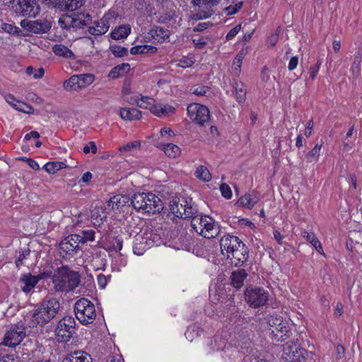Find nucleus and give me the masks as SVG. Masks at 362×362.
Here are the masks:
<instances>
[{
  "mask_svg": "<svg viewBox=\"0 0 362 362\" xmlns=\"http://www.w3.org/2000/svg\"><path fill=\"white\" fill-rule=\"evenodd\" d=\"M259 200L257 194L255 192H252L249 194H245L241 197L238 203L240 204L244 207L251 209L253 207Z\"/></svg>",
  "mask_w": 362,
  "mask_h": 362,
  "instance_id": "nucleus-29",
  "label": "nucleus"
},
{
  "mask_svg": "<svg viewBox=\"0 0 362 362\" xmlns=\"http://www.w3.org/2000/svg\"><path fill=\"white\" fill-rule=\"evenodd\" d=\"M220 190L223 197L226 199H230L232 197V191L230 187L226 183L220 185Z\"/></svg>",
  "mask_w": 362,
  "mask_h": 362,
  "instance_id": "nucleus-49",
  "label": "nucleus"
},
{
  "mask_svg": "<svg viewBox=\"0 0 362 362\" xmlns=\"http://www.w3.org/2000/svg\"><path fill=\"white\" fill-rule=\"evenodd\" d=\"M240 29H241V25L240 24L237 25L236 26H235L233 28H232L228 32V33L226 35V39L228 40H232L238 33V32L240 30Z\"/></svg>",
  "mask_w": 362,
  "mask_h": 362,
  "instance_id": "nucleus-52",
  "label": "nucleus"
},
{
  "mask_svg": "<svg viewBox=\"0 0 362 362\" xmlns=\"http://www.w3.org/2000/svg\"><path fill=\"white\" fill-rule=\"evenodd\" d=\"M189 118L196 124L203 126L210 120V112L208 107L199 103H192L187 107Z\"/></svg>",
  "mask_w": 362,
  "mask_h": 362,
  "instance_id": "nucleus-9",
  "label": "nucleus"
},
{
  "mask_svg": "<svg viewBox=\"0 0 362 362\" xmlns=\"http://www.w3.org/2000/svg\"><path fill=\"white\" fill-rule=\"evenodd\" d=\"M66 165L64 162L51 161L45 163L43 168L49 173H55L59 170L66 168Z\"/></svg>",
  "mask_w": 362,
  "mask_h": 362,
  "instance_id": "nucleus-37",
  "label": "nucleus"
},
{
  "mask_svg": "<svg viewBox=\"0 0 362 362\" xmlns=\"http://www.w3.org/2000/svg\"><path fill=\"white\" fill-rule=\"evenodd\" d=\"M16 110L27 114H32L34 112V109L32 106L21 101L17 103Z\"/></svg>",
  "mask_w": 362,
  "mask_h": 362,
  "instance_id": "nucleus-45",
  "label": "nucleus"
},
{
  "mask_svg": "<svg viewBox=\"0 0 362 362\" xmlns=\"http://www.w3.org/2000/svg\"><path fill=\"white\" fill-rule=\"evenodd\" d=\"M194 61L192 58L183 57L177 63V66L182 68H188L193 65Z\"/></svg>",
  "mask_w": 362,
  "mask_h": 362,
  "instance_id": "nucleus-48",
  "label": "nucleus"
},
{
  "mask_svg": "<svg viewBox=\"0 0 362 362\" xmlns=\"http://www.w3.org/2000/svg\"><path fill=\"white\" fill-rule=\"evenodd\" d=\"M242 241L236 236L225 235L220 240V247L222 254L227 258V255H230L238 249Z\"/></svg>",
  "mask_w": 362,
  "mask_h": 362,
  "instance_id": "nucleus-15",
  "label": "nucleus"
},
{
  "mask_svg": "<svg viewBox=\"0 0 362 362\" xmlns=\"http://www.w3.org/2000/svg\"><path fill=\"white\" fill-rule=\"evenodd\" d=\"M20 24L23 28L35 34L46 33L52 27L51 22L47 20H23Z\"/></svg>",
  "mask_w": 362,
  "mask_h": 362,
  "instance_id": "nucleus-14",
  "label": "nucleus"
},
{
  "mask_svg": "<svg viewBox=\"0 0 362 362\" xmlns=\"http://www.w3.org/2000/svg\"><path fill=\"white\" fill-rule=\"evenodd\" d=\"M91 219L94 225H100L103 223V218L98 215L97 212H94L91 215Z\"/></svg>",
  "mask_w": 362,
  "mask_h": 362,
  "instance_id": "nucleus-61",
  "label": "nucleus"
},
{
  "mask_svg": "<svg viewBox=\"0 0 362 362\" xmlns=\"http://www.w3.org/2000/svg\"><path fill=\"white\" fill-rule=\"evenodd\" d=\"M163 151L166 156L170 158H175L180 156V148L175 144H168L164 146Z\"/></svg>",
  "mask_w": 362,
  "mask_h": 362,
  "instance_id": "nucleus-36",
  "label": "nucleus"
},
{
  "mask_svg": "<svg viewBox=\"0 0 362 362\" xmlns=\"http://www.w3.org/2000/svg\"><path fill=\"white\" fill-rule=\"evenodd\" d=\"M171 213L180 218H191L194 214L198 213L197 206L191 198L175 197L169 204Z\"/></svg>",
  "mask_w": 362,
  "mask_h": 362,
  "instance_id": "nucleus-4",
  "label": "nucleus"
},
{
  "mask_svg": "<svg viewBox=\"0 0 362 362\" xmlns=\"http://www.w3.org/2000/svg\"><path fill=\"white\" fill-rule=\"evenodd\" d=\"M109 27L108 19L104 16L100 21H94L93 25L88 28V32L93 35H101L107 33Z\"/></svg>",
  "mask_w": 362,
  "mask_h": 362,
  "instance_id": "nucleus-20",
  "label": "nucleus"
},
{
  "mask_svg": "<svg viewBox=\"0 0 362 362\" xmlns=\"http://www.w3.org/2000/svg\"><path fill=\"white\" fill-rule=\"evenodd\" d=\"M170 37V31L167 29H164L160 27H156L149 30L147 35L145 36V39L150 40H156L158 42L165 40Z\"/></svg>",
  "mask_w": 362,
  "mask_h": 362,
  "instance_id": "nucleus-22",
  "label": "nucleus"
},
{
  "mask_svg": "<svg viewBox=\"0 0 362 362\" xmlns=\"http://www.w3.org/2000/svg\"><path fill=\"white\" fill-rule=\"evenodd\" d=\"M112 247L117 252L120 251L122 248V240L118 238H115L112 240Z\"/></svg>",
  "mask_w": 362,
  "mask_h": 362,
  "instance_id": "nucleus-57",
  "label": "nucleus"
},
{
  "mask_svg": "<svg viewBox=\"0 0 362 362\" xmlns=\"http://www.w3.org/2000/svg\"><path fill=\"white\" fill-rule=\"evenodd\" d=\"M91 358L86 353L75 351L67 354L62 362H90Z\"/></svg>",
  "mask_w": 362,
  "mask_h": 362,
  "instance_id": "nucleus-24",
  "label": "nucleus"
},
{
  "mask_svg": "<svg viewBox=\"0 0 362 362\" xmlns=\"http://www.w3.org/2000/svg\"><path fill=\"white\" fill-rule=\"evenodd\" d=\"M13 11L18 16L35 17L40 12L36 0H11Z\"/></svg>",
  "mask_w": 362,
  "mask_h": 362,
  "instance_id": "nucleus-7",
  "label": "nucleus"
},
{
  "mask_svg": "<svg viewBox=\"0 0 362 362\" xmlns=\"http://www.w3.org/2000/svg\"><path fill=\"white\" fill-rule=\"evenodd\" d=\"M245 295L246 301L255 307L264 305L268 300V293L262 288H247Z\"/></svg>",
  "mask_w": 362,
  "mask_h": 362,
  "instance_id": "nucleus-12",
  "label": "nucleus"
},
{
  "mask_svg": "<svg viewBox=\"0 0 362 362\" xmlns=\"http://www.w3.org/2000/svg\"><path fill=\"white\" fill-rule=\"evenodd\" d=\"M162 11L158 13V21L166 23L173 20L175 16V6L171 2H166Z\"/></svg>",
  "mask_w": 362,
  "mask_h": 362,
  "instance_id": "nucleus-21",
  "label": "nucleus"
},
{
  "mask_svg": "<svg viewBox=\"0 0 362 362\" xmlns=\"http://www.w3.org/2000/svg\"><path fill=\"white\" fill-rule=\"evenodd\" d=\"M247 258L248 249L243 242L238 249L235 250L230 255H227V259H230V264L235 267L243 265Z\"/></svg>",
  "mask_w": 362,
  "mask_h": 362,
  "instance_id": "nucleus-19",
  "label": "nucleus"
},
{
  "mask_svg": "<svg viewBox=\"0 0 362 362\" xmlns=\"http://www.w3.org/2000/svg\"><path fill=\"white\" fill-rule=\"evenodd\" d=\"M141 49L142 50L141 54L144 53H151L153 54L157 52V48L156 47L150 46V45H140Z\"/></svg>",
  "mask_w": 362,
  "mask_h": 362,
  "instance_id": "nucleus-55",
  "label": "nucleus"
},
{
  "mask_svg": "<svg viewBox=\"0 0 362 362\" xmlns=\"http://www.w3.org/2000/svg\"><path fill=\"white\" fill-rule=\"evenodd\" d=\"M30 254V250L28 248H26L22 251L21 253H20L18 257L16 260V265L18 269L20 268L21 265L23 264V260L25 259H27Z\"/></svg>",
  "mask_w": 362,
  "mask_h": 362,
  "instance_id": "nucleus-44",
  "label": "nucleus"
},
{
  "mask_svg": "<svg viewBox=\"0 0 362 362\" xmlns=\"http://www.w3.org/2000/svg\"><path fill=\"white\" fill-rule=\"evenodd\" d=\"M108 279H109V278L107 276H105L104 274H100L98 275L97 281H98V286L101 288H104L107 284Z\"/></svg>",
  "mask_w": 362,
  "mask_h": 362,
  "instance_id": "nucleus-51",
  "label": "nucleus"
},
{
  "mask_svg": "<svg viewBox=\"0 0 362 362\" xmlns=\"http://www.w3.org/2000/svg\"><path fill=\"white\" fill-rule=\"evenodd\" d=\"M141 146L140 141H134L119 148V151H130L134 148H139Z\"/></svg>",
  "mask_w": 362,
  "mask_h": 362,
  "instance_id": "nucleus-46",
  "label": "nucleus"
},
{
  "mask_svg": "<svg viewBox=\"0 0 362 362\" xmlns=\"http://www.w3.org/2000/svg\"><path fill=\"white\" fill-rule=\"evenodd\" d=\"M83 151L85 153H88L91 151L93 153H95L97 151V146L94 142L90 141L88 145L83 147Z\"/></svg>",
  "mask_w": 362,
  "mask_h": 362,
  "instance_id": "nucleus-53",
  "label": "nucleus"
},
{
  "mask_svg": "<svg viewBox=\"0 0 362 362\" xmlns=\"http://www.w3.org/2000/svg\"><path fill=\"white\" fill-rule=\"evenodd\" d=\"M58 23L62 28L69 29L71 27L73 28L72 16H64L59 19Z\"/></svg>",
  "mask_w": 362,
  "mask_h": 362,
  "instance_id": "nucleus-42",
  "label": "nucleus"
},
{
  "mask_svg": "<svg viewBox=\"0 0 362 362\" xmlns=\"http://www.w3.org/2000/svg\"><path fill=\"white\" fill-rule=\"evenodd\" d=\"M345 349L343 346L339 344L336 346V357L338 359L344 358Z\"/></svg>",
  "mask_w": 362,
  "mask_h": 362,
  "instance_id": "nucleus-59",
  "label": "nucleus"
},
{
  "mask_svg": "<svg viewBox=\"0 0 362 362\" xmlns=\"http://www.w3.org/2000/svg\"><path fill=\"white\" fill-rule=\"evenodd\" d=\"M52 282L56 291L65 292L73 291L80 283L77 272L70 270L67 267L58 268L53 276Z\"/></svg>",
  "mask_w": 362,
  "mask_h": 362,
  "instance_id": "nucleus-2",
  "label": "nucleus"
},
{
  "mask_svg": "<svg viewBox=\"0 0 362 362\" xmlns=\"http://www.w3.org/2000/svg\"><path fill=\"white\" fill-rule=\"evenodd\" d=\"M322 144H317L315 146L310 152V156L311 157H319L320 156V151Z\"/></svg>",
  "mask_w": 362,
  "mask_h": 362,
  "instance_id": "nucleus-58",
  "label": "nucleus"
},
{
  "mask_svg": "<svg viewBox=\"0 0 362 362\" xmlns=\"http://www.w3.org/2000/svg\"><path fill=\"white\" fill-rule=\"evenodd\" d=\"M0 362H18L14 354H7L0 358Z\"/></svg>",
  "mask_w": 362,
  "mask_h": 362,
  "instance_id": "nucleus-56",
  "label": "nucleus"
},
{
  "mask_svg": "<svg viewBox=\"0 0 362 362\" xmlns=\"http://www.w3.org/2000/svg\"><path fill=\"white\" fill-rule=\"evenodd\" d=\"M110 49L115 57H122L128 54V49L124 47L112 45Z\"/></svg>",
  "mask_w": 362,
  "mask_h": 362,
  "instance_id": "nucleus-41",
  "label": "nucleus"
},
{
  "mask_svg": "<svg viewBox=\"0 0 362 362\" xmlns=\"http://www.w3.org/2000/svg\"><path fill=\"white\" fill-rule=\"evenodd\" d=\"M302 236L308 241L313 247L315 245V242H319L314 233H310L307 231L302 232Z\"/></svg>",
  "mask_w": 362,
  "mask_h": 362,
  "instance_id": "nucleus-50",
  "label": "nucleus"
},
{
  "mask_svg": "<svg viewBox=\"0 0 362 362\" xmlns=\"http://www.w3.org/2000/svg\"><path fill=\"white\" fill-rule=\"evenodd\" d=\"M192 92L198 96H208L210 93V88L206 86H197L191 89Z\"/></svg>",
  "mask_w": 362,
  "mask_h": 362,
  "instance_id": "nucleus-40",
  "label": "nucleus"
},
{
  "mask_svg": "<svg viewBox=\"0 0 362 362\" xmlns=\"http://www.w3.org/2000/svg\"><path fill=\"white\" fill-rule=\"evenodd\" d=\"M220 2L221 0H192L193 4L198 6L201 10V13L196 15L197 18L202 19L210 17L214 13L212 8L217 6Z\"/></svg>",
  "mask_w": 362,
  "mask_h": 362,
  "instance_id": "nucleus-16",
  "label": "nucleus"
},
{
  "mask_svg": "<svg viewBox=\"0 0 362 362\" xmlns=\"http://www.w3.org/2000/svg\"><path fill=\"white\" fill-rule=\"evenodd\" d=\"M74 313L77 320L84 325L92 323L96 317L94 304L85 298H82L76 302Z\"/></svg>",
  "mask_w": 362,
  "mask_h": 362,
  "instance_id": "nucleus-6",
  "label": "nucleus"
},
{
  "mask_svg": "<svg viewBox=\"0 0 362 362\" xmlns=\"http://www.w3.org/2000/svg\"><path fill=\"white\" fill-rule=\"evenodd\" d=\"M267 322L269 326L274 327L276 330H272L271 334L276 341H284L290 337L291 334L289 323L286 320L276 313H273L267 317Z\"/></svg>",
  "mask_w": 362,
  "mask_h": 362,
  "instance_id": "nucleus-5",
  "label": "nucleus"
},
{
  "mask_svg": "<svg viewBox=\"0 0 362 362\" xmlns=\"http://www.w3.org/2000/svg\"><path fill=\"white\" fill-rule=\"evenodd\" d=\"M146 198V193H138L133 195L131 199V203L133 207L138 211L144 212V201Z\"/></svg>",
  "mask_w": 362,
  "mask_h": 362,
  "instance_id": "nucleus-33",
  "label": "nucleus"
},
{
  "mask_svg": "<svg viewBox=\"0 0 362 362\" xmlns=\"http://www.w3.org/2000/svg\"><path fill=\"white\" fill-rule=\"evenodd\" d=\"M192 228L205 238H214L220 233V228L216 221L208 216L197 213L191 218Z\"/></svg>",
  "mask_w": 362,
  "mask_h": 362,
  "instance_id": "nucleus-3",
  "label": "nucleus"
},
{
  "mask_svg": "<svg viewBox=\"0 0 362 362\" xmlns=\"http://www.w3.org/2000/svg\"><path fill=\"white\" fill-rule=\"evenodd\" d=\"M66 8L69 11H75L83 5V0H65Z\"/></svg>",
  "mask_w": 362,
  "mask_h": 362,
  "instance_id": "nucleus-43",
  "label": "nucleus"
},
{
  "mask_svg": "<svg viewBox=\"0 0 362 362\" xmlns=\"http://www.w3.org/2000/svg\"><path fill=\"white\" fill-rule=\"evenodd\" d=\"M247 276V274L245 269H239L232 272L230 276L231 285L236 288H241Z\"/></svg>",
  "mask_w": 362,
  "mask_h": 362,
  "instance_id": "nucleus-31",
  "label": "nucleus"
},
{
  "mask_svg": "<svg viewBox=\"0 0 362 362\" xmlns=\"http://www.w3.org/2000/svg\"><path fill=\"white\" fill-rule=\"evenodd\" d=\"M160 133L162 136H164L166 134H168L170 136H175V133L173 132V131L168 127L162 128L160 131Z\"/></svg>",
  "mask_w": 362,
  "mask_h": 362,
  "instance_id": "nucleus-63",
  "label": "nucleus"
},
{
  "mask_svg": "<svg viewBox=\"0 0 362 362\" xmlns=\"http://www.w3.org/2000/svg\"><path fill=\"white\" fill-rule=\"evenodd\" d=\"M95 79L91 74H83L71 76L64 83V87L67 90H78L90 85Z\"/></svg>",
  "mask_w": 362,
  "mask_h": 362,
  "instance_id": "nucleus-10",
  "label": "nucleus"
},
{
  "mask_svg": "<svg viewBox=\"0 0 362 362\" xmlns=\"http://www.w3.org/2000/svg\"><path fill=\"white\" fill-rule=\"evenodd\" d=\"M76 322L73 317L65 316L61 319L55 329V335L59 342L69 341L72 334L75 332Z\"/></svg>",
  "mask_w": 362,
  "mask_h": 362,
  "instance_id": "nucleus-8",
  "label": "nucleus"
},
{
  "mask_svg": "<svg viewBox=\"0 0 362 362\" xmlns=\"http://www.w3.org/2000/svg\"><path fill=\"white\" fill-rule=\"evenodd\" d=\"M195 175L198 179L204 182H209L211 179L209 170L203 165H200L197 168Z\"/></svg>",
  "mask_w": 362,
  "mask_h": 362,
  "instance_id": "nucleus-38",
  "label": "nucleus"
},
{
  "mask_svg": "<svg viewBox=\"0 0 362 362\" xmlns=\"http://www.w3.org/2000/svg\"><path fill=\"white\" fill-rule=\"evenodd\" d=\"M234 91L233 94L235 95L236 100L243 103L246 100V88L245 84L241 81H235L233 83Z\"/></svg>",
  "mask_w": 362,
  "mask_h": 362,
  "instance_id": "nucleus-30",
  "label": "nucleus"
},
{
  "mask_svg": "<svg viewBox=\"0 0 362 362\" xmlns=\"http://www.w3.org/2000/svg\"><path fill=\"white\" fill-rule=\"evenodd\" d=\"M128 202V197L122 194L115 195L111 197L107 202V209L111 210H117L120 207L125 206Z\"/></svg>",
  "mask_w": 362,
  "mask_h": 362,
  "instance_id": "nucleus-26",
  "label": "nucleus"
},
{
  "mask_svg": "<svg viewBox=\"0 0 362 362\" xmlns=\"http://www.w3.org/2000/svg\"><path fill=\"white\" fill-rule=\"evenodd\" d=\"M284 353L288 359L293 362H303L305 361L308 352L304 349L298 348L293 342H287L284 349Z\"/></svg>",
  "mask_w": 362,
  "mask_h": 362,
  "instance_id": "nucleus-17",
  "label": "nucleus"
},
{
  "mask_svg": "<svg viewBox=\"0 0 362 362\" xmlns=\"http://www.w3.org/2000/svg\"><path fill=\"white\" fill-rule=\"evenodd\" d=\"M153 115L161 117L163 115H168L174 112L175 108L169 105H161L158 103H153L149 110Z\"/></svg>",
  "mask_w": 362,
  "mask_h": 362,
  "instance_id": "nucleus-25",
  "label": "nucleus"
},
{
  "mask_svg": "<svg viewBox=\"0 0 362 362\" xmlns=\"http://www.w3.org/2000/svg\"><path fill=\"white\" fill-rule=\"evenodd\" d=\"M361 62V54L358 53V54L354 56V62L351 66V71L355 77L358 76L360 74Z\"/></svg>",
  "mask_w": 362,
  "mask_h": 362,
  "instance_id": "nucleus-39",
  "label": "nucleus"
},
{
  "mask_svg": "<svg viewBox=\"0 0 362 362\" xmlns=\"http://www.w3.org/2000/svg\"><path fill=\"white\" fill-rule=\"evenodd\" d=\"M144 202V213L154 214L160 213L163 209L161 200L153 193H146V198Z\"/></svg>",
  "mask_w": 362,
  "mask_h": 362,
  "instance_id": "nucleus-18",
  "label": "nucleus"
},
{
  "mask_svg": "<svg viewBox=\"0 0 362 362\" xmlns=\"http://www.w3.org/2000/svg\"><path fill=\"white\" fill-rule=\"evenodd\" d=\"M20 282L23 284L21 286L22 291L27 293L35 286L37 284V279L34 276L28 274L20 278Z\"/></svg>",
  "mask_w": 362,
  "mask_h": 362,
  "instance_id": "nucleus-28",
  "label": "nucleus"
},
{
  "mask_svg": "<svg viewBox=\"0 0 362 362\" xmlns=\"http://www.w3.org/2000/svg\"><path fill=\"white\" fill-rule=\"evenodd\" d=\"M73 28H81L88 24L90 21V16L88 14L82 13H75L73 16Z\"/></svg>",
  "mask_w": 362,
  "mask_h": 362,
  "instance_id": "nucleus-34",
  "label": "nucleus"
},
{
  "mask_svg": "<svg viewBox=\"0 0 362 362\" xmlns=\"http://www.w3.org/2000/svg\"><path fill=\"white\" fill-rule=\"evenodd\" d=\"M131 32V28L129 25H122L115 29L111 33V37L115 40H119L126 38Z\"/></svg>",
  "mask_w": 362,
  "mask_h": 362,
  "instance_id": "nucleus-35",
  "label": "nucleus"
},
{
  "mask_svg": "<svg viewBox=\"0 0 362 362\" xmlns=\"http://www.w3.org/2000/svg\"><path fill=\"white\" fill-rule=\"evenodd\" d=\"M209 23H200L196 27L194 28V31L201 32L206 29L209 26Z\"/></svg>",
  "mask_w": 362,
  "mask_h": 362,
  "instance_id": "nucleus-64",
  "label": "nucleus"
},
{
  "mask_svg": "<svg viewBox=\"0 0 362 362\" xmlns=\"http://www.w3.org/2000/svg\"><path fill=\"white\" fill-rule=\"evenodd\" d=\"M241 6H242V3L237 4L235 6H228V8H226L228 14V15L235 14L241 8Z\"/></svg>",
  "mask_w": 362,
  "mask_h": 362,
  "instance_id": "nucleus-54",
  "label": "nucleus"
},
{
  "mask_svg": "<svg viewBox=\"0 0 362 362\" xmlns=\"http://www.w3.org/2000/svg\"><path fill=\"white\" fill-rule=\"evenodd\" d=\"M24 330L22 325H12L4 336V344L7 346H16L19 344L25 336Z\"/></svg>",
  "mask_w": 362,
  "mask_h": 362,
  "instance_id": "nucleus-13",
  "label": "nucleus"
},
{
  "mask_svg": "<svg viewBox=\"0 0 362 362\" xmlns=\"http://www.w3.org/2000/svg\"><path fill=\"white\" fill-rule=\"evenodd\" d=\"M119 116L124 120H136L141 118V112L136 108H121Z\"/></svg>",
  "mask_w": 362,
  "mask_h": 362,
  "instance_id": "nucleus-27",
  "label": "nucleus"
},
{
  "mask_svg": "<svg viewBox=\"0 0 362 362\" xmlns=\"http://www.w3.org/2000/svg\"><path fill=\"white\" fill-rule=\"evenodd\" d=\"M52 50L54 53V54L58 57H62L66 59H74L75 58L74 52L64 45H54L52 47Z\"/></svg>",
  "mask_w": 362,
  "mask_h": 362,
  "instance_id": "nucleus-32",
  "label": "nucleus"
},
{
  "mask_svg": "<svg viewBox=\"0 0 362 362\" xmlns=\"http://www.w3.org/2000/svg\"><path fill=\"white\" fill-rule=\"evenodd\" d=\"M81 235L71 234L66 237L59 244L60 254L63 257L73 256L79 250L81 243Z\"/></svg>",
  "mask_w": 362,
  "mask_h": 362,
  "instance_id": "nucleus-11",
  "label": "nucleus"
},
{
  "mask_svg": "<svg viewBox=\"0 0 362 362\" xmlns=\"http://www.w3.org/2000/svg\"><path fill=\"white\" fill-rule=\"evenodd\" d=\"M129 103L132 105H136L141 108L150 110L151 106L155 103V100L148 96L139 95L132 97Z\"/></svg>",
  "mask_w": 362,
  "mask_h": 362,
  "instance_id": "nucleus-23",
  "label": "nucleus"
},
{
  "mask_svg": "<svg viewBox=\"0 0 362 362\" xmlns=\"http://www.w3.org/2000/svg\"><path fill=\"white\" fill-rule=\"evenodd\" d=\"M95 232L93 230H88L82 231V235H81V243H84L87 241H93L94 240Z\"/></svg>",
  "mask_w": 362,
  "mask_h": 362,
  "instance_id": "nucleus-47",
  "label": "nucleus"
},
{
  "mask_svg": "<svg viewBox=\"0 0 362 362\" xmlns=\"http://www.w3.org/2000/svg\"><path fill=\"white\" fill-rule=\"evenodd\" d=\"M60 308L59 300L53 297L45 298L33 311L32 322L40 327H43L53 319Z\"/></svg>",
  "mask_w": 362,
  "mask_h": 362,
  "instance_id": "nucleus-1",
  "label": "nucleus"
},
{
  "mask_svg": "<svg viewBox=\"0 0 362 362\" xmlns=\"http://www.w3.org/2000/svg\"><path fill=\"white\" fill-rule=\"evenodd\" d=\"M298 63V58L297 57H293L289 61L288 69L290 71L294 70L297 67Z\"/></svg>",
  "mask_w": 362,
  "mask_h": 362,
  "instance_id": "nucleus-62",
  "label": "nucleus"
},
{
  "mask_svg": "<svg viewBox=\"0 0 362 362\" xmlns=\"http://www.w3.org/2000/svg\"><path fill=\"white\" fill-rule=\"evenodd\" d=\"M278 40H279V33H273L272 34L269 39H268V42H269V44L271 45L272 47H274L276 42H278Z\"/></svg>",
  "mask_w": 362,
  "mask_h": 362,
  "instance_id": "nucleus-60",
  "label": "nucleus"
}]
</instances>
